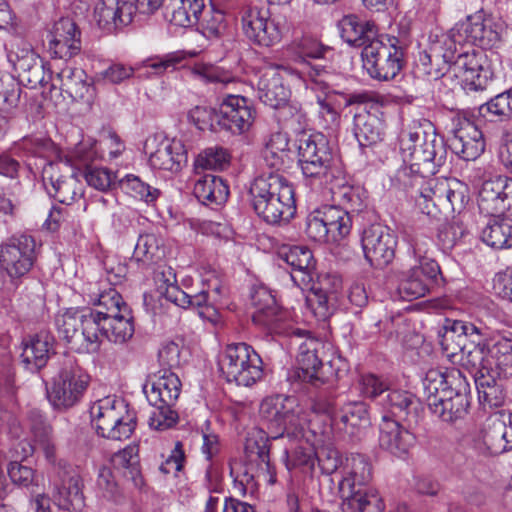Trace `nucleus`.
Listing matches in <instances>:
<instances>
[{"label":"nucleus","instance_id":"46","mask_svg":"<svg viewBox=\"0 0 512 512\" xmlns=\"http://www.w3.org/2000/svg\"><path fill=\"white\" fill-rule=\"evenodd\" d=\"M340 31L342 39L351 46L362 47L370 44L376 37L375 25L360 20L355 15H347L340 21Z\"/></svg>","mask_w":512,"mask_h":512},{"label":"nucleus","instance_id":"57","mask_svg":"<svg viewBox=\"0 0 512 512\" xmlns=\"http://www.w3.org/2000/svg\"><path fill=\"white\" fill-rule=\"evenodd\" d=\"M493 373L504 377L512 376V341L500 339L490 347Z\"/></svg>","mask_w":512,"mask_h":512},{"label":"nucleus","instance_id":"28","mask_svg":"<svg viewBox=\"0 0 512 512\" xmlns=\"http://www.w3.org/2000/svg\"><path fill=\"white\" fill-rule=\"evenodd\" d=\"M217 123L233 134H242L251 127L255 111L251 101L240 95L226 96L216 113Z\"/></svg>","mask_w":512,"mask_h":512},{"label":"nucleus","instance_id":"2","mask_svg":"<svg viewBox=\"0 0 512 512\" xmlns=\"http://www.w3.org/2000/svg\"><path fill=\"white\" fill-rule=\"evenodd\" d=\"M399 145L403 161L409 164L398 174L406 187L417 175L435 174L446 161L444 141L429 120L413 122L404 128L399 135Z\"/></svg>","mask_w":512,"mask_h":512},{"label":"nucleus","instance_id":"4","mask_svg":"<svg viewBox=\"0 0 512 512\" xmlns=\"http://www.w3.org/2000/svg\"><path fill=\"white\" fill-rule=\"evenodd\" d=\"M372 468L365 456L357 454L347 459L338 483L342 512H382L378 492L368 486Z\"/></svg>","mask_w":512,"mask_h":512},{"label":"nucleus","instance_id":"42","mask_svg":"<svg viewBox=\"0 0 512 512\" xmlns=\"http://www.w3.org/2000/svg\"><path fill=\"white\" fill-rule=\"evenodd\" d=\"M163 240L153 233L141 234L135 245L131 261L145 270L154 269L165 258Z\"/></svg>","mask_w":512,"mask_h":512},{"label":"nucleus","instance_id":"53","mask_svg":"<svg viewBox=\"0 0 512 512\" xmlns=\"http://www.w3.org/2000/svg\"><path fill=\"white\" fill-rule=\"evenodd\" d=\"M326 186L329 187L333 196L345 205L344 210H351L352 212L362 210L364 202L359 189L347 184L343 168L341 169L340 177L333 179L330 183H327Z\"/></svg>","mask_w":512,"mask_h":512},{"label":"nucleus","instance_id":"60","mask_svg":"<svg viewBox=\"0 0 512 512\" xmlns=\"http://www.w3.org/2000/svg\"><path fill=\"white\" fill-rule=\"evenodd\" d=\"M120 186L132 197L143 200L146 203L154 202L160 194L158 189L143 182L135 175H126L120 180Z\"/></svg>","mask_w":512,"mask_h":512},{"label":"nucleus","instance_id":"33","mask_svg":"<svg viewBox=\"0 0 512 512\" xmlns=\"http://www.w3.org/2000/svg\"><path fill=\"white\" fill-rule=\"evenodd\" d=\"M469 382L464 374L457 368H432L423 379V389L427 406L432 405L434 398L439 399L454 391L458 387H466Z\"/></svg>","mask_w":512,"mask_h":512},{"label":"nucleus","instance_id":"54","mask_svg":"<svg viewBox=\"0 0 512 512\" xmlns=\"http://www.w3.org/2000/svg\"><path fill=\"white\" fill-rule=\"evenodd\" d=\"M475 384L481 404L500 407L504 403L505 393L502 384L495 379L493 372L476 376Z\"/></svg>","mask_w":512,"mask_h":512},{"label":"nucleus","instance_id":"11","mask_svg":"<svg viewBox=\"0 0 512 512\" xmlns=\"http://www.w3.org/2000/svg\"><path fill=\"white\" fill-rule=\"evenodd\" d=\"M220 371L228 382L250 387L263 377V362L252 346L233 343L226 346L220 359Z\"/></svg>","mask_w":512,"mask_h":512},{"label":"nucleus","instance_id":"30","mask_svg":"<svg viewBox=\"0 0 512 512\" xmlns=\"http://www.w3.org/2000/svg\"><path fill=\"white\" fill-rule=\"evenodd\" d=\"M82 49L81 32L76 23L68 17L53 24L48 34V51L54 58L70 59Z\"/></svg>","mask_w":512,"mask_h":512},{"label":"nucleus","instance_id":"39","mask_svg":"<svg viewBox=\"0 0 512 512\" xmlns=\"http://www.w3.org/2000/svg\"><path fill=\"white\" fill-rule=\"evenodd\" d=\"M53 345L54 337L47 331L23 338L20 359L25 369L35 372L46 366L53 353Z\"/></svg>","mask_w":512,"mask_h":512},{"label":"nucleus","instance_id":"7","mask_svg":"<svg viewBox=\"0 0 512 512\" xmlns=\"http://www.w3.org/2000/svg\"><path fill=\"white\" fill-rule=\"evenodd\" d=\"M181 381L174 371L159 370L150 376L143 391L153 411L149 418L152 429L164 431L178 422V413L174 405L181 392Z\"/></svg>","mask_w":512,"mask_h":512},{"label":"nucleus","instance_id":"31","mask_svg":"<svg viewBox=\"0 0 512 512\" xmlns=\"http://www.w3.org/2000/svg\"><path fill=\"white\" fill-rule=\"evenodd\" d=\"M53 482L52 502L60 510L79 512L84 507L83 483L81 477L72 469H64L56 474Z\"/></svg>","mask_w":512,"mask_h":512},{"label":"nucleus","instance_id":"25","mask_svg":"<svg viewBox=\"0 0 512 512\" xmlns=\"http://www.w3.org/2000/svg\"><path fill=\"white\" fill-rule=\"evenodd\" d=\"M156 10H143L138 0H98L93 17L100 28L111 31L130 24L136 12L152 14Z\"/></svg>","mask_w":512,"mask_h":512},{"label":"nucleus","instance_id":"41","mask_svg":"<svg viewBox=\"0 0 512 512\" xmlns=\"http://www.w3.org/2000/svg\"><path fill=\"white\" fill-rule=\"evenodd\" d=\"M389 409V413L396 420L406 422L408 426L416 424L419 419L421 404L410 392L402 390L389 391L385 399L381 400Z\"/></svg>","mask_w":512,"mask_h":512},{"label":"nucleus","instance_id":"56","mask_svg":"<svg viewBox=\"0 0 512 512\" xmlns=\"http://www.w3.org/2000/svg\"><path fill=\"white\" fill-rule=\"evenodd\" d=\"M155 282L160 293L173 303H185L183 290L177 285L174 269L170 266H159L155 273Z\"/></svg>","mask_w":512,"mask_h":512},{"label":"nucleus","instance_id":"13","mask_svg":"<svg viewBox=\"0 0 512 512\" xmlns=\"http://www.w3.org/2000/svg\"><path fill=\"white\" fill-rule=\"evenodd\" d=\"M269 436L262 429H253L246 437L244 462L246 470L241 483L245 481V490L253 491L255 478L273 485L276 483V469L270 461Z\"/></svg>","mask_w":512,"mask_h":512},{"label":"nucleus","instance_id":"34","mask_svg":"<svg viewBox=\"0 0 512 512\" xmlns=\"http://www.w3.org/2000/svg\"><path fill=\"white\" fill-rule=\"evenodd\" d=\"M501 424L495 412L490 414L479 429L468 436V447L479 456L490 457L505 452L506 442L500 437Z\"/></svg>","mask_w":512,"mask_h":512},{"label":"nucleus","instance_id":"37","mask_svg":"<svg viewBox=\"0 0 512 512\" xmlns=\"http://www.w3.org/2000/svg\"><path fill=\"white\" fill-rule=\"evenodd\" d=\"M470 404V384L468 383L466 387H458L457 391L448 396L434 398L428 409L442 422L454 424L467 416Z\"/></svg>","mask_w":512,"mask_h":512},{"label":"nucleus","instance_id":"59","mask_svg":"<svg viewBox=\"0 0 512 512\" xmlns=\"http://www.w3.org/2000/svg\"><path fill=\"white\" fill-rule=\"evenodd\" d=\"M191 74L205 82L213 84H229L235 81V76L232 72L213 64L196 63L191 68Z\"/></svg>","mask_w":512,"mask_h":512},{"label":"nucleus","instance_id":"14","mask_svg":"<svg viewBox=\"0 0 512 512\" xmlns=\"http://www.w3.org/2000/svg\"><path fill=\"white\" fill-rule=\"evenodd\" d=\"M261 418L267 422L268 428L275 430L272 439L283 437L286 432L290 435L289 429H297L305 420L303 411L298 401L293 396L275 395L265 398L259 410Z\"/></svg>","mask_w":512,"mask_h":512},{"label":"nucleus","instance_id":"50","mask_svg":"<svg viewBox=\"0 0 512 512\" xmlns=\"http://www.w3.org/2000/svg\"><path fill=\"white\" fill-rule=\"evenodd\" d=\"M381 120L369 113H359L354 117V135L361 147L372 146L382 139Z\"/></svg>","mask_w":512,"mask_h":512},{"label":"nucleus","instance_id":"6","mask_svg":"<svg viewBox=\"0 0 512 512\" xmlns=\"http://www.w3.org/2000/svg\"><path fill=\"white\" fill-rule=\"evenodd\" d=\"M409 188L419 196L418 205L423 213L434 215L430 208L461 213L469 202V189L466 184L457 179L427 178L417 175L409 182Z\"/></svg>","mask_w":512,"mask_h":512},{"label":"nucleus","instance_id":"38","mask_svg":"<svg viewBox=\"0 0 512 512\" xmlns=\"http://www.w3.org/2000/svg\"><path fill=\"white\" fill-rule=\"evenodd\" d=\"M257 94L262 103L273 109L287 103L290 90L283 83L279 66H267L259 71Z\"/></svg>","mask_w":512,"mask_h":512},{"label":"nucleus","instance_id":"47","mask_svg":"<svg viewBox=\"0 0 512 512\" xmlns=\"http://www.w3.org/2000/svg\"><path fill=\"white\" fill-rule=\"evenodd\" d=\"M484 243L494 249L512 247V218L496 215L491 216L481 232Z\"/></svg>","mask_w":512,"mask_h":512},{"label":"nucleus","instance_id":"51","mask_svg":"<svg viewBox=\"0 0 512 512\" xmlns=\"http://www.w3.org/2000/svg\"><path fill=\"white\" fill-rule=\"evenodd\" d=\"M324 221L329 233L330 243L345 238L351 231L352 220L350 212L338 206L328 205L322 208Z\"/></svg>","mask_w":512,"mask_h":512},{"label":"nucleus","instance_id":"32","mask_svg":"<svg viewBox=\"0 0 512 512\" xmlns=\"http://www.w3.org/2000/svg\"><path fill=\"white\" fill-rule=\"evenodd\" d=\"M439 274L437 262L426 263L425 266L413 264L409 270L401 273L397 288L400 297L411 301L425 296Z\"/></svg>","mask_w":512,"mask_h":512},{"label":"nucleus","instance_id":"10","mask_svg":"<svg viewBox=\"0 0 512 512\" xmlns=\"http://www.w3.org/2000/svg\"><path fill=\"white\" fill-rule=\"evenodd\" d=\"M90 376L73 357H66L47 389V397L55 409L66 410L76 405L88 388Z\"/></svg>","mask_w":512,"mask_h":512},{"label":"nucleus","instance_id":"21","mask_svg":"<svg viewBox=\"0 0 512 512\" xmlns=\"http://www.w3.org/2000/svg\"><path fill=\"white\" fill-rule=\"evenodd\" d=\"M362 249L366 261L375 268H384L395 257L397 237L388 227L374 224L363 231Z\"/></svg>","mask_w":512,"mask_h":512},{"label":"nucleus","instance_id":"45","mask_svg":"<svg viewBox=\"0 0 512 512\" xmlns=\"http://www.w3.org/2000/svg\"><path fill=\"white\" fill-rule=\"evenodd\" d=\"M459 352L462 354L461 361L463 366L471 370L474 380L476 376L493 372L490 347L482 343L481 338L470 340L465 349H461Z\"/></svg>","mask_w":512,"mask_h":512},{"label":"nucleus","instance_id":"52","mask_svg":"<svg viewBox=\"0 0 512 512\" xmlns=\"http://www.w3.org/2000/svg\"><path fill=\"white\" fill-rule=\"evenodd\" d=\"M113 468L125 478L131 480L135 486L142 483L140 459L137 446H127L115 453L111 458Z\"/></svg>","mask_w":512,"mask_h":512},{"label":"nucleus","instance_id":"26","mask_svg":"<svg viewBox=\"0 0 512 512\" xmlns=\"http://www.w3.org/2000/svg\"><path fill=\"white\" fill-rule=\"evenodd\" d=\"M323 352L324 344L314 338L305 339L298 348V376L316 387L327 383L332 374L330 368H325L323 364Z\"/></svg>","mask_w":512,"mask_h":512},{"label":"nucleus","instance_id":"55","mask_svg":"<svg viewBox=\"0 0 512 512\" xmlns=\"http://www.w3.org/2000/svg\"><path fill=\"white\" fill-rule=\"evenodd\" d=\"M22 88L10 74H0V112L13 115L19 107Z\"/></svg>","mask_w":512,"mask_h":512},{"label":"nucleus","instance_id":"16","mask_svg":"<svg viewBox=\"0 0 512 512\" xmlns=\"http://www.w3.org/2000/svg\"><path fill=\"white\" fill-rule=\"evenodd\" d=\"M461 39L448 34L441 35L429 45L427 50L419 53L416 69L422 76L437 80L450 74L451 61L458 52Z\"/></svg>","mask_w":512,"mask_h":512},{"label":"nucleus","instance_id":"19","mask_svg":"<svg viewBox=\"0 0 512 512\" xmlns=\"http://www.w3.org/2000/svg\"><path fill=\"white\" fill-rule=\"evenodd\" d=\"M48 78L51 82L49 91L43 93L48 94L51 100L57 101L62 97L72 101H89L93 97L94 88L81 68L65 66L55 75L49 74Z\"/></svg>","mask_w":512,"mask_h":512},{"label":"nucleus","instance_id":"9","mask_svg":"<svg viewBox=\"0 0 512 512\" xmlns=\"http://www.w3.org/2000/svg\"><path fill=\"white\" fill-rule=\"evenodd\" d=\"M92 425L97 434L111 440L129 438L135 427V416L127 409L123 400L107 396L90 407Z\"/></svg>","mask_w":512,"mask_h":512},{"label":"nucleus","instance_id":"5","mask_svg":"<svg viewBox=\"0 0 512 512\" xmlns=\"http://www.w3.org/2000/svg\"><path fill=\"white\" fill-rule=\"evenodd\" d=\"M298 164L306 179L318 186L340 177L342 166L321 133L302 132L297 138Z\"/></svg>","mask_w":512,"mask_h":512},{"label":"nucleus","instance_id":"8","mask_svg":"<svg viewBox=\"0 0 512 512\" xmlns=\"http://www.w3.org/2000/svg\"><path fill=\"white\" fill-rule=\"evenodd\" d=\"M86 164L90 156L77 147L70 156L46 163L42 168V182L47 193L62 204L71 205L84 195V185L79 179L74 161Z\"/></svg>","mask_w":512,"mask_h":512},{"label":"nucleus","instance_id":"40","mask_svg":"<svg viewBox=\"0 0 512 512\" xmlns=\"http://www.w3.org/2000/svg\"><path fill=\"white\" fill-rule=\"evenodd\" d=\"M474 338H481L480 330L474 324L446 319L440 344L448 356H455Z\"/></svg>","mask_w":512,"mask_h":512},{"label":"nucleus","instance_id":"48","mask_svg":"<svg viewBox=\"0 0 512 512\" xmlns=\"http://www.w3.org/2000/svg\"><path fill=\"white\" fill-rule=\"evenodd\" d=\"M193 193L204 205H221L228 199L229 188L221 177L205 174L195 182Z\"/></svg>","mask_w":512,"mask_h":512},{"label":"nucleus","instance_id":"43","mask_svg":"<svg viewBox=\"0 0 512 512\" xmlns=\"http://www.w3.org/2000/svg\"><path fill=\"white\" fill-rule=\"evenodd\" d=\"M478 116L487 133L495 124L510 122L512 120V94L503 92L481 104L478 107Z\"/></svg>","mask_w":512,"mask_h":512},{"label":"nucleus","instance_id":"24","mask_svg":"<svg viewBox=\"0 0 512 512\" xmlns=\"http://www.w3.org/2000/svg\"><path fill=\"white\" fill-rule=\"evenodd\" d=\"M277 257L291 268L290 277L297 287L313 289L317 276L316 260L308 247L283 245L278 249Z\"/></svg>","mask_w":512,"mask_h":512},{"label":"nucleus","instance_id":"17","mask_svg":"<svg viewBox=\"0 0 512 512\" xmlns=\"http://www.w3.org/2000/svg\"><path fill=\"white\" fill-rule=\"evenodd\" d=\"M35 239L27 234L11 237L0 246V266L12 280L26 275L36 260Z\"/></svg>","mask_w":512,"mask_h":512},{"label":"nucleus","instance_id":"58","mask_svg":"<svg viewBox=\"0 0 512 512\" xmlns=\"http://www.w3.org/2000/svg\"><path fill=\"white\" fill-rule=\"evenodd\" d=\"M404 240L408 245L407 253L414 259L417 266H425L426 263L436 262L430 256L432 240L426 235L419 233H405Z\"/></svg>","mask_w":512,"mask_h":512},{"label":"nucleus","instance_id":"44","mask_svg":"<svg viewBox=\"0 0 512 512\" xmlns=\"http://www.w3.org/2000/svg\"><path fill=\"white\" fill-rule=\"evenodd\" d=\"M369 423L367 406L361 401L345 403L333 419V424L351 437L357 436Z\"/></svg>","mask_w":512,"mask_h":512},{"label":"nucleus","instance_id":"3","mask_svg":"<svg viewBox=\"0 0 512 512\" xmlns=\"http://www.w3.org/2000/svg\"><path fill=\"white\" fill-rule=\"evenodd\" d=\"M256 214L268 224L288 222L296 213L292 184L277 173L255 178L249 190Z\"/></svg>","mask_w":512,"mask_h":512},{"label":"nucleus","instance_id":"27","mask_svg":"<svg viewBox=\"0 0 512 512\" xmlns=\"http://www.w3.org/2000/svg\"><path fill=\"white\" fill-rule=\"evenodd\" d=\"M451 149L461 159L472 161L485 150L484 134L468 118L456 115L452 118Z\"/></svg>","mask_w":512,"mask_h":512},{"label":"nucleus","instance_id":"22","mask_svg":"<svg viewBox=\"0 0 512 512\" xmlns=\"http://www.w3.org/2000/svg\"><path fill=\"white\" fill-rule=\"evenodd\" d=\"M144 150L153 169L178 172L187 162V153L180 140L152 135L146 139Z\"/></svg>","mask_w":512,"mask_h":512},{"label":"nucleus","instance_id":"49","mask_svg":"<svg viewBox=\"0 0 512 512\" xmlns=\"http://www.w3.org/2000/svg\"><path fill=\"white\" fill-rule=\"evenodd\" d=\"M204 7V0H168L166 4V9L171 13V23L179 27L199 23Z\"/></svg>","mask_w":512,"mask_h":512},{"label":"nucleus","instance_id":"12","mask_svg":"<svg viewBox=\"0 0 512 512\" xmlns=\"http://www.w3.org/2000/svg\"><path fill=\"white\" fill-rule=\"evenodd\" d=\"M395 37H379L366 44L361 52L363 67L371 78L394 79L403 67V49Z\"/></svg>","mask_w":512,"mask_h":512},{"label":"nucleus","instance_id":"64","mask_svg":"<svg viewBox=\"0 0 512 512\" xmlns=\"http://www.w3.org/2000/svg\"><path fill=\"white\" fill-rule=\"evenodd\" d=\"M182 361V348L178 343L168 341L162 344L158 351L160 370L174 371L181 366Z\"/></svg>","mask_w":512,"mask_h":512},{"label":"nucleus","instance_id":"36","mask_svg":"<svg viewBox=\"0 0 512 512\" xmlns=\"http://www.w3.org/2000/svg\"><path fill=\"white\" fill-rule=\"evenodd\" d=\"M378 442L383 450L397 457H403L414 445L415 436L399 420L385 414L379 424Z\"/></svg>","mask_w":512,"mask_h":512},{"label":"nucleus","instance_id":"63","mask_svg":"<svg viewBox=\"0 0 512 512\" xmlns=\"http://www.w3.org/2000/svg\"><path fill=\"white\" fill-rule=\"evenodd\" d=\"M203 35L209 39L220 38L227 30L225 15L219 10H210L200 22Z\"/></svg>","mask_w":512,"mask_h":512},{"label":"nucleus","instance_id":"61","mask_svg":"<svg viewBox=\"0 0 512 512\" xmlns=\"http://www.w3.org/2000/svg\"><path fill=\"white\" fill-rule=\"evenodd\" d=\"M183 295L186 297L185 303H175L177 306L182 308L194 307L198 310V314L201 318L213 321L217 316V311L213 306L212 302L215 298L211 299L208 291L202 290L195 295H189L183 291Z\"/></svg>","mask_w":512,"mask_h":512},{"label":"nucleus","instance_id":"23","mask_svg":"<svg viewBox=\"0 0 512 512\" xmlns=\"http://www.w3.org/2000/svg\"><path fill=\"white\" fill-rule=\"evenodd\" d=\"M240 15L242 31L252 43L270 47L280 42L281 31L270 18L268 10L247 6L241 10Z\"/></svg>","mask_w":512,"mask_h":512},{"label":"nucleus","instance_id":"15","mask_svg":"<svg viewBox=\"0 0 512 512\" xmlns=\"http://www.w3.org/2000/svg\"><path fill=\"white\" fill-rule=\"evenodd\" d=\"M333 75L324 67L313 66L308 71L307 86L315 94L318 105V115L324 122V127L333 129L339 123L342 93L331 87Z\"/></svg>","mask_w":512,"mask_h":512},{"label":"nucleus","instance_id":"18","mask_svg":"<svg viewBox=\"0 0 512 512\" xmlns=\"http://www.w3.org/2000/svg\"><path fill=\"white\" fill-rule=\"evenodd\" d=\"M449 35L461 39V43H470L487 49L494 47L501 37V26L483 10L469 15L464 22L453 28Z\"/></svg>","mask_w":512,"mask_h":512},{"label":"nucleus","instance_id":"20","mask_svg":"<svg viewBox=\"0 0 512 512\" xmlns=\"http://www.w3.org/2000/svg\"><path fill=\"white\" fill-rule=\"evenodd\" d=\"M458 52L451 61L450 74L459 79L462 87L471 91L486 88L490 71L483 67L482 53L474 49L465 50L464 42L457 45Z\"/></svg>","mask_w":512,"mask_h":512},{"label":"nucleus","instance_id":"35","mask_svg":"<svg viewBox=\"0 0 512 512\" xmlns=\"http://www.w3.org/2000/svg\"><path fill=\"white\" fill-rule=\"evenodd\" d=\"M251 303L255 308L252 320L270 333L290 334L283 325L284 314L279 311L274 296L266 288L256 289L251 295Z\"/></svg>","mask_w":512,"mask_h":512},{"label":"nucleus","instance_id":"29","mask_svg":"<svg viewBox=\"0 0 512 512\" xmlns=\"http://www.w3.org/2000/svg\"><path fill=\"white\" fill-rule=\"evenodd\" d=\"M478 207L481 213L496 216L512 211V179L496 177L486 180L478 193Z\"/></svg>","mask_w":512,"mask_h":512},{"label":"nucleus","instance_id":"1","mask_svg":"<svg viewBox=\"0 0 512 512\" xmlns=\"http://www.w3.org/2000/svg\"><path fill=\"white\" fill-rule=\"evenodd\" d=\"M94 308L69 309L56 318L59 336L78 353H95L102 338L123 344L134 334L133 316L122 296L109 288L93 300Z\"/></svg>","mask_w":512,"mask_h":512},{"label":"nucleus","instance_id":"62","mask_svg":"<svg viewBox=\"0 0 512 512\" xmlns=\"http://www.w3.org/2000/svg\"><path fill=\"white\" fill-rule=\"evenodd\" d=\"M229 163V155L222 147H211L201 152L195 159V167L209 170H222Z\"/></svg>","mask_w":512,"mask_h":512}]
</instances>
